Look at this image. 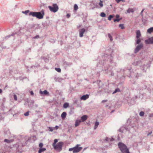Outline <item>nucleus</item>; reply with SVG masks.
Returning a JSON list of instances; mask_svg holds the SVG:
<instances>
[{
  "instance_id": "obj_54",
  "label": "nucleus",
  "mask_w": 153,
  "mask_h": 153,
  "mask_svg": "<svg viewBox=\"0 0 153 153\" xmlns=\"http://www.w3.org/2000/svg\"><path fill=\"white\" fill-rule=\"evenodd\" d=\"M30 94L31 95H33L34 94V93H33V91H31L30 92Z\"/></svg>"
},
{
  "instance_id": "obj_29",
  "label": "nucleus",
  "mask_w": 153,
  "mask_h": 153,
  "mask_svg": "<svg viewBox=\"0 0 153 153\" xmlns=\"http://www.w3.org/2000/svg\"><path fill=\"white\" fill-rule=\"evenodd\" d=\"M137 39L136 40V44H139L141 40L140 39L138 38V39Z\"/></svg>"
},
{
  "instance_id": "obj_61",
  "label": "nucleus",
  "mask_w": 153,
  "mask_h": 153,
  "mask_svg": "<svg viewBox=\"0 0 153 153\" xmlns=\"http://www.w3.org/2000/svg\"><path fill=\"white\" fill-rule=\"evenodd\" d=\"M121 1H122L123 2H124L125 1L124 0H121Z\"/></svg>"
},
{
  "instance_id": "obj_53",
  "label": "nucleus",
  "mask_w": 153,
  "mask_h": 153,
  "mask_svg": "<svg viewBox=\"0 0 153 153\" xmlns=\"http://www.w3.org/2000/svg\"><path fill=\"white\" fill-rule=\"evenodd\" d=\"M120 17V16L119 15L117 14L116 15V19H118Z\"/></svg>"
},
{
  "instance_id": "obj_32",
  "label": "nucleus",
  "mask_w": 153,
  "mask_h": 153,
  "mask_svg": "<svg viewBox=\"0 0 153 153\" xmlns=\"http://www.w3.org/2000/svg\"><path fill=\"white\" fill-rule=\"evenodd\" d=\"M78 8V7L77 5L76 4H75L74 6V10H76Z\"/></svg>"
},
{
  "instance_id": "obj_50",
  "label": "nucleus",
  "mask_w": 153,
  "mask_h": 153,
  "mask_svg": "<svg viewBox=\"0 0 153 153\" xmlns=\"http://www.w3.org/2000/svg\"><path fill=\"white\" fill-rule=\"evenodd\" d=\"M107 101H108V100H102V103H103V102H107Z\"/></svg>"
},
{
  "instance_id": "obj_27",
  "label": "nucleus",
  "mask_w": 153,
  "mask_h": 153,
  "mask_svg": "<svg viewBox=\"0 0 153 153\" xmlns=\"http://www.w3.org/2000/svg\"><path fill=\"white\" fill-rule=\"evenodd\" d=\"M108 38L110 39V40L111 41H112L113 40V38L112 36L110 33H108Z\"/></svg>"
},
{
  "instance_id": "obj_13",
  "label": "nucleus",
  "mask_w": 153,
  "mask_h": 153,
  "mask_svg": "<svg viewBox=\"0 0 153 153\" xmlns=\"http://www.w3.org/2000/svg\"><path fill=\"white\" fill-rule=\"evenodd\" d=\"M125 130L126 131H129V129L128 128H127L126 127H121L119 130V131L120 132H123V131Z\"/></svg>"
},
{
  "instance_id": "obj_33",
  "label": "nucleus",
  "mask_w": 153,
  "mask_h": 153,
  "mask_svg": "<svg viewBox=\"0 0 153 153\" xmlns=\"http://www.w3.org/2000/svg\"><path fill=\"white\" fill-rule=\"evenodd\" d=\"M99 5L101 7H102L103 6L102 1L101 0H100V2L99 3Z\"/></svg>"
},
{
  "instance_id": "obj_48",
  "label": "nucleus",
  "mask_w": 153,
  "mask_h": 153,
  "mask_svg": "<svg viewBox=\"0 0 153 153\" xmlns=\"http://www.w3.org/2000/svg\"><path fill=\"white\" fill-rule=\"evenodd\" d=\"M110 138L108 137H106L105 139V140L107 141H110Z\"/></svg>"
},
{
  "instance_id": "obj_30",
  "label": "nucleus",
  "mask_w": 153,
  "mask_h": 153,
  "mask_svg": "<svg viewBox=\"0 0 153 153\" xmlns=\"http://www.w3.org/2000/svg\"><path fill=\"white\" fill-rule=\"evenodd\" d=\"M69 104L68 103H64L63 105V107L64 108H66L68 107V106Z\"/></svg>"
},
{
  "instance_id": "obj_38",
  "label": "nucleus",
  "mask_w": 153,
  "mask_h": 153,
  "mask_svg": "<svg viewBox=\"0 0 153 153\" xmlns=\"http://www.w3.org/2000/svg\"><path fill=\"white\" fill-rule=\"evenodd\" d=\"M105 14L103 12H102L100 14V16L102 17H105Z\"/></svg>"
},
{
  "instance_id": "obj_12",
  "label": "nucleus",
  "mask_w": 153,
  "mask_h": 153,
  "mask_svg": "<svg viewBox=\"0 0 153 153\" xmlns=\"http://www.w3.org/2000/svg\"><path fill=\"white\" fill-rule=\"evenodd\" d=\"M89 95L88 94L83 95L80 97V99L81 100H85L89 98Z\"/></svg>"
},
{
  "instance_id": "obj_59",
  "label": "nucleus",
  "mask_w": 153,
  "mask_h": 153,
  "mask_svg": "<svg viewBox=\"0 0 153 153\" xmlns=\"http://www.w3.org/2000/svg\"><path fill=\"white\" fill-rule=\"evenodd\" d=\"M110 141H112L114 140V139L112 138H110Z\"/></svg>"
},
{
  "instance_id": "obj_62",
  "label": "nucleus",
  "mask_w": 153,
  "mask_h": 153,
  "mask_svg": "<svg viewBox=\"0 0 153 153\" xmlns=\"http://www.w3.org/2000/svg\"><path fill=\"white\" fill-rule=\"evenodd\" d=\"M87 149V148H85L84 149V150H85L86 149Z\"/></svg>"
},
{
  "instance_id": "obj_39",
  "label": "nucleus",
  "mask_w": 153,
  "mask_h": 153,
  "mask_svg": "<svg viewBox=\"0 0 153 153\" xmlns=\"http://www.w3.org/2000/svg\"><path fill=\"white\" fill-rule=\"evenodd\" d=\"M29 111H28L24 114V115L25 116H27L29 115Z\"/></svg>"
},
{
  "instance_id": "obj_49",
  "label": "nucleus",
  "mask_w": 153,
  "mask_h": 153,
  "mask_svg": "<svg viewBox=\"0 0 153 153\" xmlns=\"http://www.w3.org/2000/svg\"><path fill=\"white\" fill-rule=\"evenodd\" d=\"M11 36H13V34H12ZM11 35H9L8 36H7L5 37V39H7L8 38H9L10 36Z\"/></svg>"
},
{
  "instance_id": "obj_11",
  "label": "nucleus",
  "mask_w": 153,
  "mask_h": 153,
  "mask_svg": "<svg viewBox=\"0 0 153 153\" xmlns=\"http://www.w3.org/2000/svg\"><path fill=\"white\" fill-rule=\"evenodd\" d=\"M85 31V29L84 28H82L79 30V36L80 37H82L83 36V34Z\"/></svg>"
},
{
  "instance_id": "obj_44",
  "label": "nucleus",
  "mask_w": 153,
  "mask_h": 153,
  "mask_svg": "<svg viewBox=\"0 0 153 153\" xmlns=\"http://www.w3.org/2000/svg\"><path fill=\"white\" fill-rule=\"evenodd\" d=\"M43 146V144L42 143H41L39 144V146L40 148H42Z\"/></svg>"
},
{
  "instance_id": "obj_60",
  "label": "nucleus",
  "mask_w": 153,
  "mask_h": 153,
  "mask_svg": "<svg viewBox=\"0 0 153 153\" xmlns=\"http://www.w3.org/2000/svg\"><path fill=\"white\" fill-rule=\"evenodd\" d=\"M2 92V90L1 89H0V94Z\"/></svg>"
},
{
  "instance_id": "obj_22",
  "label": "nucleus",
  "mask_w": 153,
  "mask_h": 153,
  "mask_svg": "<svg viewBox=\"0 0 153 153\" xmlns=\"http://www.w3.org/2000/svg\"><path fill=\"white\" fill-rule=\"evenodd\" d=\"M153 32V27L150 28L147 30V32L148 33H151L152 32Z\"/></svg>"
},
{
  "instance_id": "obj_25",
  "label": "nucleus",
  "mask_w": 153,
  "mask_h": 153,
  "mask_svg": "<svg viewBox=\"0 0 153 153\" xmlns=\"http://www.w3.org/2000/svg\"><path fill=\"white\" fill-rule=\"evenodd\" d=\"M127 12L128 13H130L131 12L133 13L134 12V10L132 9L129 8L127 10Z\"/></svg>"
},
{
  "instance_id": "obj_19",
  "label": "nucleus",
  "mask_w": 153,
  "mask_h": 153,
  "mask_svg": "<svg viewBox=\"0 0 153 153\" xmlns=\"http://www.w3.org/2000/svg\"><path fill=\"white\" fill-rule=\"evenodd\" d=\"M46 149L45 148H40L39 150L38 153H41L42 152L46 150Z\"/></svg>"
},
{
  "instance_id": "obj_55",
  "label": "nucleus",
  "mask_w": 153,
  "mask_h": 153,
  "mask_svg": "<svg viewBox=\"0 0 153 153\" xmlns=\"http://www.w3.org/2000/svg\"><path fill=\"white\" fill-rule=\"evenodd\" d=\"M39 37V35H36V36H35L34 38V39H36V38H38Z\"/></svg>"
},
{
  "instance_id": "obj_9",
  "label": "nucleus",
  "mask_w": 153,
  "mask_h": 153,
  "mask_svg": "<svg viewBox=\"0 0 153 153\" xmlns=\"http://www.w3.org/2000/svg\"><path fill=\"white\" fill-rule=\"evenodd\" d=\"M143 45L142 43H140L136 47L134 51V53H137L143 48Z\"/></svg>"
},
{
  "instance_id": "obj_58",
  "label": "nucleus",
  "mask_w": 153,
  "mask_h": 153,
  "mask_svg": "<svg viewBox=\"0 0 153 153\" xmlns=\"http://www.w3.org/2000/svg\"><path fill=\"white\" fill-rule=\"evenodd\" d=\"M115 1L117 3H119L120 1H121V0H115Z\"/></svg>"
},
{
  "instance_id": "obj_6",
  "label": "nucleus",
  "mask_w": 153,
  "mask_h": 153,
  "mask_svg": "<svg viewBox=\"0 0 153 153\" xmlns=\"http://www.w3.org/2000/svg\"><path fill=\"white\" fill-rule=\"evenodd\" d=\"M111 92V89L109 88L108 86L106 85L104 86L102 90H99L97 93L99 94H103L105 93H110Z\"/></svg>"
},
{
  "instance_id": "obj_5",
  "label": "nucleus",
  "mask_w": 153,
  "mask_h": 153,
  "mask_svg": "<svg viewBox=\"0 0 153 153\" xmlns=\"http://www.w3.org/2000/svg\"><path fill=\"white\" fill-rule=\"evenodd\" d=\"M118 146L122 153H130L126 146L124 144L119 142Z\"/></svg>"
},
{
  "instance_id": "obj_26",
  "label": "nucleus",
  "mask_w": 153,
  "mask_h": 153,
  "mask_svg": "<svg viewBox=\"0 0 153 153\" xmlns=\"http://www.w3.org/2000/svg\"><path fill=\"white\" fill-rule=\"evenodd\" d=\"M135 101L134 100L131 99L129 104H130V105H133L135 103Z\"/></svg>"
},
{
  "instance_id": "obj_47",
  "label": "nucleus",
  "mask_w": 153,
  "mask_h": 153,
  "mask_svg": "<svg viewBox=\"0 0 153 153\" xmlns=\"http://www.w3.org/2000/svg\"><path fill=\"white\" fill-rule=\"evenodd\" d=\"M73 150H74V147L69 148V151H73Z\"/></svg>"
},
{
  "instance_id": "obj_3",
  "label": "nucleus",
  "mask_w": 153,
  "mask_h": 153,
  "mask_svg": "<svg viewBox=\"0 0 153 153\" xmlns=\"http://www.w3.org/2000/svg\"><path fill=\"white\" fill-rule=\"evenodd\" d=\"M44 10L42 9L40 12H30L29 13V16L36 17L39 19H42L43 18L45 14Z\"/></svg>"
},
{
  "instance_id": "obj_10",
  "label": "nucleus",
  "mask_w": 153,
  "mask_h": 153,
  "mask_svg": "<svg viewBox=\"0 0 153 153\" xmlns=\"http://www.w3.org/2000/svg\"><path fill=\"white\" fill-rule=\"evenodd\" d=\"M79 145L77 144L76 146L74 147L73 153L78 152L82 149V147H79Z\"/></svg>"
},
{
  "instance_id": "obj_63",
  "label": "nucleus",
  "mask_w": 153,
  "mask_h": 153,
  "mask_svg": "<svg viewBox=\"0 0 153 153\" xmlns=\"http://www.w3.org/2000/svg\"><path fill=\"white\" fill-rule=\"evenodd\" d=\"M114 110H113V111H111V113H112V112H114Z\"/></svg>"
},
{
  "instance_id": "obj_36",
  "label": "nucleus",
  "mask_w": 153,
  "mask_h": 153,
  "mask_svg": "<svg viewBox=\"0 0 153 153\" xmlns=\"http://www.w3.org/2000/svg\"><path fill=\"white\" fill-rule=\"evenodd\" d=\"M55 70L58 72H60L61 71V70L59 68H55Z\"/></svg>"
},
{
  "instance_id": "obj_31",
  "label": "nucleus",
  "mask_w": 153,
  "mask_h": 153,
  "mask_svg": "<svg viewBox=\"0 0 153 153\" xmlns=\"http://www.w3.org/2000/svg\"><path fill=\"white\" fill-rule=\"evenodd\" d=\"M58 140L57 139H55L54 140V142L53 143L52 146H55L56 144V143L57 142Z\"/></svg>"
},
{
  "instance_id": "obj_16",
  "label": "nucleus",
  "mask_w": 153,
  "mask_h": 153,
  "mask_svg": "<svg viewBox=\"0 0 153 153\" xmlns=\"http://www.w3.org/2000/svg\"><path fill=\"white\" fill-rule=\"evenodd\" d=\"M141 36V34L140 31L139 30H137L136 31V37L137 39L139 38Z\"/></svg>"
},
{
  "instance_id": "obj_56",
  "label": "nucleus",
  "mask_w": 153,
  "mask_h": 153,
  "mask_svg": "<svg viewBox=\"0 0 153 153\" xmlns=\"http://www.w3.org/2000/svg\"><path fill=\"white\" fill-rule=\"evenodd\" d=\"M149 117H153V113H152L149 115Z\"/></svg>"
},
{
  "instance_id": "obj_52",
  "label": "nucleus",
  "mask_w": 153,
  "mask_h": 153,
  "mask_svg": "<svg viewBox=\"0 0 153 153\" xmlns=\"http://www.w3.org/2000/svg\"><path fill=\"white\" fill-rule=\"evenodd\" d=\"M58 128H59V126H56L54 127V129L57 130Z\"/></svg>"
},
{
  "instance_id": "obj_28",
  "label": "nucleus",
  "mask_w": 153,
  "mask_h": 153,
  "mask_svg": "<svg viewBox=\"0 0 153 153\" xmlns=\"http://www.w3.org/2000/svg\"><path fill=\"white\" fill-rule=\"evenodd\" d=\"M119 27L121 29H123L124 28V25L123 24H120L119 25Z\"/></svg>"
},
{
  "instance_id": "obj_43",
  "label": "nucleus",
  "mask_w": 153,
  "mask_h": 153,
  "mask_svg": "<svg viewBox=\"0 0 153 153\" xmlns=\"http://www.w3.org/2000/svg\"><path fill=\"white\" fill-rule=\"evenodd\" d=\"M120 19H114V22H118L120 21Z\"/></svg>"
},
{
  "instance_id": "obj_64",
  "label": "nucleus",
  "mask_w": 153,
  "mask_h": 153,
  "mask_svg": "<svg viewBox=\"0 0 153 153\" xmlns=\"http://www.w3.org/2000/svg\"><path fill=\"white\" fill-rule=\"evenodd\" d=\"M108 106V105H106L105 106V107H107Z\"/></svg>"
},
{
  "instance_id": "obj_51",
  "label": "nucleus",
  "mask_w": 153,
  "mask_h": 153,
  "mask_svg": "<svg viewBox=\"0 0 153 153\" xmlns=\"http://www.w3.org/2000/svg\"><path fill=\"white\" fill-rule=\"evenodd\" d=\"M152 131H150V132H149L147 134V136H148L150 135V134H152Z\"/></svg>"
},
{
  "instance_id": "obj_41",
  "label": "nucleus",
  "mask_w": 153,
  "mask_h": 153,
  "mask_svg": "<svg viewBox=\"0 0 153 153\" xmlns=\"http://www.w3.org/2000/svg\"><path fill=\"white\" fill-rule=\"evenodd\" d=\"M145 9H143L141 11L140 13V15L142 17V18H143V11H144V10Z\"/></svg>"
},
{
  "instance_id": "obj_18",
  "label": "nucleus",
  "mask_w": 153,
  "mask_h": 153,
  "mask_svg": "<svg viewBox=\"0 0 153 153\" xmlns=\"http://www.w3.org/2000/svg\"><path fill=\"white\" fill-rule=\"evenodd\" d=\"M67 114L65 112H63L61 115V117L62 119H64L65 118Z\"/></svg>"
},
{
  "instance_id": "obj_37",
  "label": "nucleus",
  "mask_w": 153,
  "mask_h": 153,
  "mask_svg": "<svg viewBox=\"0 0 153 153\" xmlns=\"http://www.w3.org/2000/svg\"><path fill=\"white\" fill-rule=\"evenodd\" d=\"M144 113L143 111H141L139 114V115L140 116H143L144 115Z\"/></svg>"
},
{
  "instance_id": "obj_4",
  "label": "nucleus",
  "mask_w": 153,
  "mask_h": 153,
  "mask_svg": "<svg viewBox=\"0 0 153 153\" xmlns=\"http://www.w3.org/2000/svg\"><path fill=\"white\" fill-rule=\"evenodd\" d=\"M126 72H129V76H128V75H127V76L129 77H131V79L130 80L132 83L134 84V81L133 80H135L136 79L138 78V77L139 76V75H138V74L136 73H135L134 74V72L131 71L129 69L125 71L124 72V73L126 74Z\"/></svg>"
},
{
  "instance_id": "obj_40",
  "label": "nucleus",
  "mask_w": 153,
  "mask_h": 153,
  "mask_svg": "<svg viewBox=\"0 0 153 153\" xmlns=\"http://www.w3.org/2000/svg\"><path fill=\"white\" fill-rule=\"evenodd\" d=\"M4 142L7 143H10V141L8 139H5L4 140Z\"/></svg>"
},
{
  "instance_id": "obj_15",
  "label": "nucleus",
  "mask_w": 153,
  "mask_h": 153,
  "mask_svg": "<svg viewBox=\"0 0 153 153\" xmlns=\"http://www.w3.org/2000/svg\"><path fill=\"white\" fill-rule=\"evenodd\" d=\"M87 118V116L86 115H84L82 116L81 117V122H84L86 120Z\"/></svg>"
},
{
  "instance_id": "obj_57",
  "label": "nucleus",
  "mask_w": 153,
  "mask_h": 153,
  "mask_svg": "<svg viewBox=\"0 0 153 153\" xmlns=\"http://www.w3.org/2000/svg\"><path fill=\"white\" fill-rule=\"evenodd\" d=\"M66 16L67 17V18H69L70 16V15L68 13L67 14Z\"/></svg>"
},
{
  "instance_id": "obj_46",
  "label": "nucleus",
  "mask_w": 153,
  "mask_h": 153,
  "mask_svg": "<svg viewBox=\"0 0 153 153\" xmlns=\"http://www.w3.org/2000/svg\"><path fill=\"white\" fill-rule=\"evenodd\" d=\"M44 60L46 62H48L49 61V60L47 58H44Z\"/></svg>"
},
{
  "instance_id": "obj_7",
  "label": "nucleus",
  "mask_w": 153,
  "mask_h": 153,
  "mask_svg": "<svg viewBox=\"0 0 153 153\" xmlns=\"http://www.w3.org/2000/svg\"><path fill=\"white\" fill-rule=\"evenodd\" d=\"M48 8L52 12L55 13L59 9V7L56 4H53L52 6H49Z\"/></svg>"
},
{
  "instance_id": "obj_23",
  "label": "nucleus",
  "mask_w": 153,
  "mask_h": 153,
  "mask_svg": "<svg viewBox=\"0 0 153 153\" xmlns=\"http://www.w3.org/2000/svg\"><path fill=\"white\" fill-rule=\"evenodd\" d=\"M99 125V122L97 121H96L95 123V126L94 128V130L96 129L97 128Z\"/></svg>"
},
{
  "instance_id": "obj_42",
  "label": "nucleus",
  "mask_w": 153,
  "mask_h": 153,
  "mask_svg": "<svg viewBox=\"0 0 153 153\" xmlns=\"http://www.w3.org/2000/svg\"><path fill=\"white\" fill-rule=\"evenodd\" d=\"M13 97L15 100L16 101L17 100V97L16 94L13 95Z\"/></svg>"
},
{
  "instance_id": "obj_21",
  "label": "nucleus",
  "mask_w": 153,
  "mask_h": 153,
  "mask_svg": "<svg viewBox=\"0 0 153 153\" xmlns=\"http://www.w3.org/2000/svg\"><path fill=\"white\" fill-rule=\"evenodd\" d=\"M148 41L149 42L148 43L153 44V37L149 38Z\"/></svg>"
},
{
  "instance_id": "obj_8",
  "label": "nucleus",
  "mask_w": 153,
  "mask_h": 153,
  "mask_svg": "<svg viewBox=\"0 0 153 153\" xmlns=\"http://www.w3.org/2000/svg\"><path fill=\"white\" fill-rule=\"evenodd\" d=\"M63 143L62 142H59L58 143L57 145H55L53 146L55 149L59 151H60L62 150V146Z\"/></svg>"
},
{
  "instance_id": "obj_14",
  "label": "nucleus",
  "mask_w": 153,
  "mask_h": 153,
  "mask_svg": "<svg viewBox=\"0 0 153 153\" xmlns=\"http://www.w3.org/2000/svg\"><path fill=\"white\" fill-rule=\"evenodd\" d=\"M148 68V65H144L141 67V68L143 72H145Z\"/></svg>"
},
{
  "instance_id": "obj_1",
  "label": "nucleus",
  "mask_w": 153,
  "mask_h": 153,
  "mask_svg": "<svg viewBox=\"0 0 153 153\" xmlns=\"http://www.w3.org/2000/svg\"><path fill=\"white\" fill-rule=\"evenodd\" d=\"M113 57L111 55H109L107 54H104L102 56L101 59L100 60L98 66L102 68V70L106 71V73L112 76H114L113 72L110 71L111 68L109 69V67H114L116 64L113 61Z\"/></svg>"
},
{
  "instance_id": "obj_45",
  "label": "nucleus",
  "mask_w": 153,
  "mask_h": 153,
  "mask_svg": "<svg viewBox=\"0 0 153 153\" xmlns=\"http://www.w3.org/2000/svg\"><path fill=\"white\" fill-rule=\"evenodd\" d=\"M48 129L50 131H53V129L52 127H49Z\"/></svg>"
},
{
  "instance_id": "obj_17",
  "label": "nucleus",
  "mask_w": 153,
  "mask_h": 153,
  "mask_svg": "<svg viewBox=\"0 0 153 153\" xmlns=\"http://www.w3.org/2000/svg\"><path fill=\"white\" fill-rule=\"evenodd\" d=\"M81 122L80 120H76L75 121V126L76 127L78 126Z\"/></svg>"
},
{
  "instance_id": "obj_20",
  "label": "nucleus",
  "mask_w": 153,
  "mask_h": 153,
  "mask_svg": "<svg viewBox=\"0 0 153 153\" xmlns=\"http://www.w3.org/2000/svg\"><path fill=\"white\" fill-rule=\"evenodd\" d=\"M40 93L41 94H45L46 95L48 94V92L46 90H45L43 91H40Z\"/></svg>"
},
{
  "instance_id": "obj_2",
  "label": "nucleus",
  "mask_w": 153,
  "mask_h": 153,
  "mask_svg": "<svg viewBox=\"0 0 153 153\" xmlns=\"http://www.w3.org/2000/svg\"><path fill=\"white\" fill-rule=\"evenodd\" d=\"M133 87L135 92L137 94L135 96V98L137 99L138 97H140V96L143 94L142 93V91L145 89L147 86L145 83L141 82L138 84H134Z\"/></svg>"
},
{
  "instance_id": "obj_24",
  "label": "nucleus",
  "mask_w": 153,
  "mask_h": 153,
  "mask_svg": "<svg viewBox=\"0 0 153 153\" xmlns=\"http://www.w3.org/2000/svg\"><path fill=\"white\" fill-rule=\"evenodd\" d=\"M120 91V89L119 88H116L115 90V91L113 92L112 94H114L116 93H117V92H119Z\"/></svg>"
},
{
  "instance_id": "obj_35",
  "label": "nucleus",
  "mask_w": 153,
  "mask_h": 153,
  "mask_svg": "<svg viewBox=\"0 0 153 153\" xmlns=\"http://www.w3.org/2000/svg\"><path fill=\"white\" fill-rule=\"evenodd\" d=\"M29 12V10H26L24 11H22V13H24L26 15Z\"/></svg>"
},
{
  "instance_id": "obj_34",
  "label": "nucleus",
  "mask_w": 153,
  "mask_h": 153,
  "mask_svg": "<svg viewBox=\"0 0 153 153\" xmlns=\"http://www.w3.org/2000/svg\"><path fill=\"white\" fill-rule=\"evenodd\" d=\"M113 15H110L108 18V19L110 21L111 20V19L113 18Z\"/></svg>"
}]
</instances>
